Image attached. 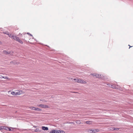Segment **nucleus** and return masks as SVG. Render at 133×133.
Listing matches in <instances>:
<instances>
[{
    "mask_svg": "<svg viewBox=\"0 0 133 133\" xmlns=\"http://www.w3.org/2000/svg\"><path fill=\"white\" fill-rule=\"evenodd\" d=\"M2 130V128H1V127H0V131Z\"/></svg>",
    "mask_w": 133,
    "mask_h": 133,
    "instance_id": "cd10ccee",
    "label": "nucleus"
},
{
    "mask_svg": "<svg viewBox=\"0 0 133 133\" xmlns=\"http://www.w3.org/2000/svg\"><path fill=\"white\" fill-rule=\"evenodd\" d=\"M18 42L21 44L23 43V42L21 39L19 40V41H18Z\"/></svg>",
    "mask_w": 133,
    "mask_h": 133,
    "instance_id": "6ab92c4d",
    "label": "nucleus"
},
{
    "mask_svg": "<svg viewBox=\"0 0 133 133\" xmlns=\"http://www.w3.org/2000/svg\"><path fill=\"white\" fill-rule=\"evenodd\" d=\"M114 127H112L111 128V129H110V130H111V129H113V128Z\"/></svg>",
    "mask_w": 133,
    "mask_h": 133,
    "instance_id": "2f4dec72",
    "label": "nucleus"
},
{
    "mask_svg": "<svg viewBox=\"0 0 133 133\" xmlns=\"http://www.w3.org/2000/svg\"><path fill=\"white\" fill-rule=\"evenodd\" d=\"M42 129L44 130H48V128L47 127L44 126L42 127Z\"/></svg>",
    "mask_w": 133,
    "mask_h": 133,
    "instance_id": "423d86ee",
    "label": "nucleus"
},
{
    "mask_svg": "<svg viewBox=\"0 0 133 133\" xmlns=\"http://www.w3.org/2000/svg\"><path fill=\"white\" fill-rule=\"evenodd\" d=\"M65 132L64 131L62 130H59V133H64Z\"/></svg>",
    "mask_w": 133,
    "mask_h": 133,
    "instance_id": "f3484780",
    "label": "nucleus"
},
{
    "mask_svg": "<svg viewBox=\"0 0 133 133\" xmlns=\"http://www.w3.org/2000/svg\"><path fill=\"white\" fill-rule=\"evenodd\" d=\"M119 128H113V129H111L112 130H117L119 129Z\"/></svg>",
    "mask_w": 133,
    "mask_h": 133,
    "instance_id": "ddd939ff",
    "label": "nucleus"
},
{
    "mask_svg": "<svg viewBox=\"0 0 133 133\" xmlns=\"http://www.w3.org/2000/svg\"><path fill=\"white\" fill-rule=\"evenodd\" d=\"M8 128L7 127H6L5 126H1V128H2V129H4L6 130H7Z\"/></svg>",
    "mask_w": 133,
    "mask_h": 133,
    "instance_id": "1a4fd4ad",
    "label": "nucleus"
},
{
    "mask_svg": "<svg viewBox=\"0 0 133 133\" xmlns=\"http://www.w3.org/2000/svg\"><path fill=\"white\" fill-rule=\"evenodd\" d=\"M3 52L5 54L7 55L9 54L10 53V52L9 51H4Z\"/></svg>",
    "mask_w": 133,
    "mask_h": 133,
    "instance_id": "9d476101",
    "label": "nucleus"
},
{
    "mask_svg": "<svg viewBox=\"0 0 133 133\" xmlns=\"http://www.w3.org/2000/svg\"><path fill=\"white\" fill-rule=\"evenodd\" d=\"M38 106L40 107H41L44 108H48V105L43 104H40Z\"/></svg>",
    "mask_w": 133,
    "mask_h": 133,
    "instance_id": "7ed1b4c3",
    "label": "nucleus"
},
{
    "mask_svg": "<svg viewBox=\"0 0 133 133\" xmlns=\"http://www.w3.org/2000/svg\"><path fill=\"white\" fill-rule=\"evenodd\" d=\"M89 130H90V131H91V130H90V129H89Z\"/></svg>",
    "mask_w": 133,
    "mask_h": 133,
    "instance_id": "72a5a7b5",
    "label": "nucleus"
},
{
    "mask_svg": "<svg viewBox=\"0 0 133 133\" xmlns=\"http://www.w3.org/2000/svg\"><path fill=\"white\" fill-rule=\"evenodd\" d=\"M35 110H36L39 111H40L41 110L39 108H36Z\"/></svg>",
    "mask_w": 133,
    "mask_h": 133,
    "instance_id": "a211bd4d",
    "label": "nucleus"
},
{
    "mask_svg": "<svg viewBox=\"0 0 133 133\" xmlns=\"http://www.w3.org/2000/svg\"><path fill=\"white\" fill-rule=\"evenodd\" d=\"M4 78V76H2L0 75V78Z\"/></svg>",
    "mask_w": 133,
    "mask_h": 133,
    "instance_id": "b1692460",
    "label": "nucleus"
},
{
    "mask_svg": "<svg viewBox=\"0 0 133 133\" xmlns=\"http://www.w3.org/2000/svg\"><path fill=\"white\" fill-rule=\"evenodd\" d=\"M1 41H0V44H1Z\"/></svg>",
    "mask_w": 133,
    "mask_h": 133,
    "instance_id": "473e14b6",
    "label": "nucleus"
},
{
    "mask_svg": "<svg viewBox=\"0 0 133 133\" xmlns=\"http://www.w3.org/2000/svg\"><path fill=\"white\" fill-rule=\"evenodd\" d=\"M4 78H4L5 79H8V78L7 77H6V76H5V77H4Z\"/></svg>",
    "mask_w": 133,
    "mask_h": 133,
    "instance_id": "5701e85b",
    "label": "nucleus"
},
{
    "mask_svg": "<svg viewBox=\"0 0 133 133\" xmlns=\"http://www.w3.org/2000/svg\"><path fill=\"white\" fill-rule=\"evenodd\" d=\"M92 75H93V76L96 77L97 78H99L101 76L100 75L97 74H95V75L92 74Z\"/></svg>",
    "mask_w": 133,
    "mask_h": 133,
    "instance_id": "0eeeda50",
    "label": "nucleus"
},
{
    "mask_svg": "<svg viewBox=\"0 0 133 133\" xmlns=\"http://www.w3.org/2000/svg\"><path fill=\"white\" fill-rule=\"evenodd\" d=\"M11 94L13 95H16V92H14V91H12L11 92Z\"/></svg>",
    "mask_w": 133,
    "mask_h": 133,
    "instance_id": "2eb2a0df",
    "label": "nucleus"
},
{
    "mask_svg": "<svg viewBox=\"0 0 133 133\" xmlns=\"http://www.w3.org/2000/svg\"><path fill=\"white\" fill-rule=\"evenodd\" d=\"M11 38L18 42L20 40L19 37L14 35H12Z\"/></svg>",
    "mask_w": 133,
    "mask_h": 133,
    "instance_id": "f257e3e1",
    "label": "nucleus"
},
{
    "mask_svg": "<svg viewBox=\"0 0 133 133\" xmlns=\"http://www.w3.org/2000/svg\"><path fill=\"white\" fill-rule=\"evenodd\" d=\"M56 133H59V130H56Z\"/></svg>",
    "mask_w": 133,
    "mask_h": 133,
    "instance_id": "4be33fe9",
    "label": "nucleus"
},
{
    "mask_svg": "<svg viewBox=\"0 0 133 133\" xmlns=\"http://www.w3.org/2000/svg\"><path fill=\"white\" fill-rule=\"evenodd\" d=\"M111 87L113 88L114 89H116L117 88L116 87V86L115 85H111Z\"/></svg>",
    "mask_w": 133,
    "mask_h": 133,
    "instance_id": "9b49d317",
    "label": "nucleus"
},
{
    "mask_svg": "<svg viewBox=\"0 0 133 133\" xmlns=\"http://www.w3.org/2000/svg\"><path fill=\"white\" fill-rule=\"evenodd\" d=\"M33 127L34 128H36V126H34Z\"/></svg>",
    "mask_w": 133,
    "mask_h": 133,
    "instance_id": "c756f323",
    "label": "nucleus"
},
{
    "mask_svg": "<svg viewBox=\"0 0 133 133\" xmlns=\"http://www.w3.org/2000/svg\"><path fill=\"white\" fill-rule=\"evenodd\" d=\"M22 93V91L21 90H18L17 92H16V95H19L21 94Z\"/></svg>",
    "mask_w": 133,
    "mask_h": 133,
    "instance_id": "20e7f679",
    "label": "nucleus"
},
{
    "mask_svg": "<svg viewBox=\"0 0 133 133\" xmlns=\"http://www.w3.org/2000/svg\"><path fill=\"white\" fill-rule=\"evenodd\" d=\"M27 34L29 35L30 36H32V35L31 34H30L28 32L27 33Z\"/></svg>",
    "mask_w": 133,
    "mask_h": 133,
    "instance_id": "393cba45",
    "label": "nucleus"
},
{
    "mask_svg": "<svg viewBox=\"0 0 133 133\" xmlns=\"http://www.w3.org/2000/svg\"><path fill=\"white\" fill-rule=\"evenodd\" d=\"M86 123L87 124H90L91 123V121H87L86 122Z\"/></svg>",
    "mask_w": 133,
    "mask_h": 133,
    "instance_id": "f8f14e48",
    "label": "nucleus"
},
{
    "mask_svg": "<svg viewBox=\"0 0 133 133\" xmlns=\"http://www.w3.org/2000/svg\"><path fill=\"white\" fill-rule=\"evenodd\" d=\"M14 128H12L11 127L8 128V130L10 131H14Z\"/></svg>",
    "mask_w": 133,
    "mask_h": 133,
    "instance_id": "6e6552de",
    "label": "nucleus"
},
{
    "mask_svg": "<svg viewBox=\"0 0 133 133\" xmlns=\"http://www.w3.org/2000/svg\"><path fill=\"white\" fill-rule=\"evenodd\" d=\"M99 131V130L98 129H94L92 130V133H95L97 132H98Z\"/></svg>",
    "mask_w": 133,
    "mask_h": 133,
    "instance_id": "39448f33",
    "label": "nucleus"
},
{
    "mask_svg": "<svg viewBox=\"0 0 133 133\" xmlns=\"http://www.w3.org/2000/svg\"><path fill=\"white\" fill-rule=\"evenodd\" d=\"M35 108H36V107H30V108L32 110H35Z\"/></svg>",
    "mask_w": 133,
    "mask_h": 133,
    "instance_id": "4468645a",
    "label": "nucleus"
},
{
    "mask_svg": "<svg viewBox=\"0 0 133 133\" xmlns=\"http://www.w3.org/2000/svg\"><path fill=\"white\" fill-rule=\"evenodd\" d=\"M10 63H13V61H12L11 62H10Z\"/></svg>",
    "mask_w": 133,
    "mask_h": 133,
    "instance_id": "7c9ffc66",
    "label": "nucleus"
},
{
    "mask_svg": "<svg viewBox=\"0 0 133 133\" xmlns=\"http://www.w3.org/2000/svg\"><path fill=\"white\" fill-rule=\"evenodd\" d=\"M77 82L79 83H83V84H85L86 83V82L82 80L81 79L79 78L78 79V81Z\"/></svg>",
    "mask_w": 133,
    "mask_h": 133,
    "instance_id": "f03ea898",
    "label": "nucleus"
},
{
    "mask_svg": "<svg viewBox=\"0 0 133 133\" xmlns=\"http://www.w3.org/2000/svg\"><path fill=\"white\" fill-rule=\"evenodd\" d=\"M3 33L4 34H7V33L6 32H4Z\"/></svg>",
    "mask_w": 133,
    "mask_h": 133,
    "instance_id": "bb28decb",
    "label": "nucleus"
},
{
    "mask_svg": "<svg viewBox=\"0 0 133 133\" xmlns=\"http://www.w3.org/2000/svg\"><path fill=\"white\" fill-rule=\"evenodd\" d=\"M128 46H129V49L130 48V47H131L132 46H131L129 45Z\"/></svg>",
    "mask_w": 133,
    "mask_h": 133,
    "instance_id": "c85d7f7f",
    "label": "nucleus"
},
{
    "mask_svg": "<svg viewBox=\"0 0 133 133\" xmlns=\"http://www.w3.org/2000/svg\"><path fill=\"white\" fill-rule=\"evenodd\" d=\"M50 133H56V130H52L50 132Z\"/></svg>",
    "mask_w": 133,
    "mask_h": 133,
    "instance_id": "dca6fc26",
    "label": "nucleus"
},
{
    "mask_svg": "<svg viewBox=\"0 0 133 133\" xmlns=\"http://www.w3.org/2000/svg\"><path fill=\"white\" fill-rule=\"evenodd\" d=\"M7 35H9V37H11V35H10L8 33H7Z\"/></svg>",
    "mask_w": 133,
    "mask_h": 133,
    "instance_id": "a878e982",
    "label": "nucleus"
},
{
    "mask_svg": "<svg viewBox=\"0 0 133 133\" xmlns=\"http://www.w3.org/2000/svg\"><path fill=\"white\" fill-rule=\"evenodd\" d=\"M39 131V129L38 128H37L36 129H35V132H38V131Z\"/></svg>",
    "mask_w": 133,
    "mask_h": 133,
    "instance_id": "aec40b11",
    "label": "nucleus"
},
{
    "mask_svg": "<svg viewBox=\"0 0 133 133\" xmlns=\"http://www.w3.org/2000/svg\"><path fill=\"white\" fill-rule=\"evenodd\" d=\"M78 79L75 78L74 79V80L76 82H77L78 81Z\"/></svg>",
    "mask_w": 133,
    "mask_h": 133,
    "instance_id": "412c9836",
    "label": "nucleus"
}]
</instances>
